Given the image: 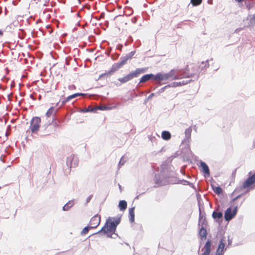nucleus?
I'll return each instance as SVG.
<instances>
[{
	"mask_svg": "<svg viewBox=\"0 0 255 255\" xmlns=\"http://www.w3.org/2000/svg\"><path fill=\"white\" fill-rule=\"evenodd\" d=\"M208 60L205 62H202L199 65H195L192 68V72H189V69L186 67L184 70L175 69L176 73L172 79H180L182 78L195 77V79H198L199 75L204 72L209 67Z\"/></svg>",
	"mask_w": 255,
	"mask_h": 255,
	"instance_id": "obj_1",
	"label": "nucleus"
},
{
	"mask_svg": "<svg viewBox=\"0 0 255 255\" xmlns=\"http://www.w3.org/2000/svg\"><path fill=\"white\" fill-rule=\"evenodd\" d=\"M175 73L176 70L175 69H172L168 73L165 74L158 73L156 75L153 74H145L140 78L139 83H144L149 80H153L159 82L166 80L169 78L173 80L172 78L174 77Z\"/></svg>",
	"mask_w": 255,
	"mask_h": 255,
	"instance_id": "obj_2",
	"label": "nucleus"
},
{
	"mask_svg": "<svg viewBox=\"0 0 255 255\" xmlns=\"http://www.w3.org/2000/svg\"><path fill=\"white\" fill-rule=\"evenodd\" d=\"M116 228L117 226L114 222L110 221L109 219L107 221L104 226L97 234H107L108 237L112 238V234L115 233Z\"/></svg>",
	"mask_w": 255,
	"mask_h": 255,
	"instance_id": "obj_3",
	"label": "nucleus"
},
{
	"mask_svg": "<svg viewBox=\"0 0 255 255\" xmlns=\"http://www.w3.org/2000/svg\"><path fill=\"white\" fill-rule=\"evenodd\" d=\"M145 72L144 68H137L134 71L130 72L128 75L125 76L122 78H119L118 80L121 83H125L128 81L132 80L134 78H136L139 76L140 74L143 73Z\"/></svg>",
	"mask_w": 255,
	"mask_h": 255,
	"instance_id": "obj_4",
	"label": "nucleus"
},
{
	"mask_svg": "<svg viewBox=\"0 0 255 255\" xmlns=\"http://www.w3.org/2000/svg\"><path fill=\"white\" fill-rule=\"evenodd\" d=\"M198 225L199 227L200 226H201L199 232V236L202 241L205 240L206 239L207 235V232L205 229L206 221L205 218H203V216L201 215V213L199 215Z\"/></svg>",
	"mask_w": 255,
	"mask_h": 255,
	"instance_id": "obj_5",
	"label": "nucleus"
},
{
	"mask_svg": "<svg viewBox=\"0 0 255 255\" xmlns=\"http://www.w3.org/2000/svg\"><path fill=\"white\" fill-rule=\"evenodd\" d=\"M123 65L119 62L116 63H114L110 70L106 71L105 73L101 74L99 76V79H101L102 77L105 76H110L116 71H118L119 69L123 67Z\"/></svg>",
	"mask_w": 255,
	"mask_h": 255,
	"instance_id": "obj_6",
	"label": "nucleus"
},
{
	"mask_svg": "<svg viewBox=\"0 0 255 255\" xmlns=\"http://www.w3.org/2000/svg\"><path fill=\"white\" fill-rule=\"evenodd\" d=\"M238 205H236L233 209L232 210L231 207L227 208L225 211L224 218L226 221H229L231 220L237 214L238 211Z\"/></svg>",
	"mask_w": 255,
	"mask_h": 255,
	"instance_id": "obj_7",
	"label": "nucleus"
},
{
	"mask_svg": "<svg viewBox=\"0 0 255 255\" xmlns=\"http://www.w3.org/2000/svg\"><path fill=\"white\" fill-rule=\"evenodd\" d=\"M79 160L74 154H71L67 157L66 165L69 168L77 166Z\"/></svg>",
	"mask_w": 255,
	"mask_h": 255,
	"instance_id": "obj_8",
	"label": "nucleus"
},
{
	"mask_svg": "<svg viewBox=\"0 0 255 255\" xmlns=\"http://www.w3.org/2000/svg\"><path fill=\"white\" fill-rule=\"evenodd\" d=\"M40 122V118L37 117L33 118L31 120L30 128L32 133H35L39 130Z\"/></svg>",
	"mask_w": 255,
	"mask_h": 255,
	"instance_id": "obj_9",
	"label": "nucleus"
},
{
	"mask_svg": "<svg viewBox=\"0 0 255 255\" xmlns=\"http://www.w3.org/2000/svg\"><path fill=\"white\" fill-rule=\"evenodd\" d=\"M101 221V217L100 215L96 214L94 217H93L90 221V227L93 229L97 228L100 223Z\"/></svg>",
	"mask_w": 255,
	"mask_h": 255,
	"instance_id": "obj_10",
	"label": "nucleus"
},
{
	"mask_svg": "<svg viewBox=\"0 0 255 255\" xmlns=\"http://www.w3.org/2000/svg\"><path fill=\"white\" fill-rule=\"evenodd\" d=\"M200 167L202 169V171L204 173L205 177H209L210 175V170L208 165L204 162L200 161Z\"/></svg>",
	"mask_w": 255,
	"mask_h": 255,
	"instance_id": "obj_11",
	"label": "nucleus"
},
{
	"mask_svg": "<svg viewBox=\"0 0 255 255\" xmlns=\"http://www.w3.org/2000/svg\"><path fill=\"white\" fill-rule=\"evenodd\" d=\"M163 177L162 172L161 174H156L155 175L154 181L155 183L157 186H161L165 184V182L161 179Z\"/></svg>",
	"mask_w": 255,
	"mask_h": 255,
	"instance_id": "obj_12",
	"label": "nucleus"
},
{
	"mask_svg": "<svg viewBox=\"0 0 255 255\" xmlns=\"http://www.w3.org/2000/svg\"><path fill=\"white\" fill-rule=\"evenodd\" d=\"M211 245L212 243L210 240H208L206 242L204 248L202 249V250H205L202 255H210L211 251Z\"/></svg>",
	"mask_w": 255,
	"mask_h": 255,
	"instance_id": "obj_13",
	"label": "nucleus"
},
{
	"mask_svg": "<svg viewBox=\"0 0 255 255\" xmlns=\"http://www.w3.org/2000/svg\"><path fill=\"white\" fill-rule=\"evenodd\" d=\"M192 132V128L189 127L186 128L185 130V138L184 141L189 142L191 140V135Z\"/></svg>",
	"mask_w": 255,
	"mask_h": 255,
	"instance_id": "obj_14",
	"label": "nucleus"
},
{
	"mask_svg": "<svg viewBox=\"0 0 255 255\" xmlns=\"http://www.w3.org/2000/svg\"><path fill=\"white\" fill-rule=\"evenodd\" d=\"M83 95H85V94H83V93H75L73 95H71L70 96H69L65 100H64L63 101H62V104L64 105L67 102H69L70 100H71L79 96H83Z\"/></svg>",
	"mask_w": 255,
	"mask_h": 255,
	"instance_id": "obj_15",
	"label": "nucleus"
},
{
	"mask_svg": "<svg viewBox=\"0 0 255 255\" xmlns=\"http://www.w3.org/2000/svg\"><path fill=\"white\" fill-rule=\"evenodd\" d=\"M190 81V80H184L182 82H174L171 83L170 84H169L168 85L169 86V87H176L182 85H185L188 84Z\"/></svg>",
	"mask_w": 255,
	"mask_h": 255,
	"instance_id": "obj_16",
	"label": "nucleus"
},
{
	"mask_svg": "<svg viewBox=\"0 0 255 255\" xmlns=\"http://www.w3.org/2000/svg\"><path fill=\"white\" fill-rule=\"evenodd\" d=\"M119 208L121 211H125L127 208V203L125 200H121L119 202Z\"/></svg>",
	"mask_w": 255,
	"mask_h": 255,
	"instance_id": "obj_17",
	"label": "nucleus"
},
{
	"mask_svg": "<svg viewBox=\"0 0 255 255\" xmlns=\"http://www.w3.org/2000/svg\"><path fill=\"white\" fill-rule=\"evenodd\" d=\"M134 207L131 208L129 209V220L130 223L134 221Z\"/></svg>",
	"mask_w": 255,
	"mask_h": 255,
	"instance_id": "obj_18",
	"label": "nucleus"
},
{
	"mask_svg": "<svg viewBox=\"0 0 255 255\" xmlns=\"http://www.w3.org/2000/svg\"><path fill=\"white\" fill-rule=\"evenodd\" d=\"M161 137L164 140H169L171 138V134L168 131H163L161 133Z\"/></svg>",
	"mask_w": 255,
	"mask_h": 255,
	"instance_id": "obj_19",
	"label": "nucleus"
},
{
	"mask_svg": "<svg viewBox=\"0 0 255 255\" xmlns=\"http://www.w3.org/2000/svg\"><path fill=\"white\" fill-rule=\"evenodd\" d=\"M211 186L213 191L217 195H220L223 192L222 188L220 186H215L211 184Z\"/></svg>",
	"mask_w": 255,
	"mask_h": 255,
	"instance_id": "obj_20",
	"label": "nucleus"
},
{
	"mask_svg": "<svg viewBox=\"0 0 255 255\" xmlns=\"http://www.w3.org/2000/svg\"><path fill=\"white\" fill-rule=\"evenodd\" d=\"M223 217V213L221 212H216L214 211L212 213V217L214 219H220Z\"/></svg>",
	"mask_w": 255,
	"mask_h": 255,
	"instance_id": "obj_21",
	"label": "nucleus"
},
{
	"mask_svg": "<svg viewBox=\"0 0 255 255\" xmlns=\"http://www.w3.org/2000/svg\"><path fill=\"white\" fill-rule=\"evenodd\" d=\"M126 160L125 159V157L123 156L121 158L119 164H118V169H120L126 162Z\"/></svg>",
	"mask_w": 255,
	"mask_h": 255,
	"instance_id": "obj_22",
	"label": "nucleus"
},
{
	"mask_svg": "<svg viewBox=\"0 0 255 255\" xmlns=\"http://www.w3.org/2000/svg\"><path fill=\"white\" fill-rule=\"evenodd\" d=\"M92 229L90 226H88L86 227H85L83 230L82 231H81V234L82 235H86L88 232V231H89L90 229Z\"/></svg>",
	"mask_w": 255,
	"mask_h": 255,
	"instance_id": "obj_23",
	"label": "nucleus"
},
{
	"mask_svg": "<svg viewBox=\"0 0 255 255\" xmlns=\"http://www.w3.org/2000/svg\"><path fill=\"white\" fill-rule=\"evenodd\" d=\"M225 245L224 243V239H221L220 241V244L219 245L218 249L224 251Z\"/></svg>",
	"mask_w": 255,
	"mask_h": 255,
	"instance_id": "obj_24",
	"label": "nucleus"
},
{
	"mask_svg": "<svg viewBox=\"0 0 255 255\" xmlns=\"http://www.w3.org/2000/svg\"><path fill=\"white\" fill-rule=\"evenodd\" d=\"M202 2V0H191V3L193 6H198Z\"/></svg>",
	"mask_w": 255,
	"mask_h": 255,
	"instance_id": "obj_25",
	"label": "nucleus"
},
{
	"mask_svg": "<svg viewBox=\"0 0 255 255\" xmlns=\"http://www.w3.org/2000/svg\"><path fill=\"white\" fill-rule=\"evenodd\" d=\"M121 61H120V62L123 65H124L125 64L127 63L128 60V57L125 55L124 56H122L121 59H120Z\"/></svg>",
	"mask_w": 255,
	"mask_h": 255,
	"instance_id": "obj_26",
	"label": "nucleus"
},
{
	"mask_svg": "<svg viewBox=\"0 0 255 255\" xmlns=\"http://www.w3.org/2000/svg\"><path fill=\"white\" fill-rule=\"evenodd\" d=\"M54 109L53 107H51L49 109V110L47 111L46 113V116L47 117H50L53 113Z\"/></svg>",
	"mask_w": 255,
	"mask_h": 255,
	"instance_id": "obj_27",
	"label": "nucleus"
},
{
	"mask_svg": "<svg viewBox=\"0 0 255 255\" xmlns=\"http://www.w3.org/2000/svg\"><path fill=\"white\" fill-rule=\"evenodd\" d=\"M167 88H169V86L168 85H166L165 86H164V87H162L161 88V89H160L156 93V95H159V94H160L161 93H162V92H163L165 90V89Z\"/></svg>",
	"mask_w": 255,
	"mask_h": 255,
	"instance_id": "obj_28",
	"label": "nucleus"
},
{
	"mask_svg": "<svg viewBox=\"0 0 255 255\" xmlns=\"http://www.w3.org/2000/svg\"><path fill=\"white\" fill-rule=\"evenodd\" d=\"M114 221H112L115 224L116 226H117L120 223L121 221V217H118L116 218H113Z\"/></svg>",
	"mask_w": 255,
	"mask_h": 255,
	"instance_id": "obj_29",
	"label": "nucleus"
},
{
	"mask_svg": "<svg viewBox=\"0 0 255 255\" xmlns=\"http://www.w3.org/2000/svg\"><path fill=\"white\" fill-rule=\"evenodd\" d=\"M135 53V50L132 51L130 52H129V53H128V54H127L126 56L128 57V59H129L132 57V56L134 55Z\"/></svg>",
	"mask_w": 255,
	"mask_h": 255,
	"instance_id": "obj_30",
	"label": "nucleus"
},
{
	"mask_svg": "<svg viewBox=\"0 0 255 255\" xmlns=\"http://www.w3.org/2000/svg\"><path fill=\"white\" fill-rule=\"evenodd\" d=\"M67 205L71 208L74 205V200H72L69 201L68 203H66Z\"/></svg>",
	"mask_w": 255,
	"mask_h": 255,
	"instance_id": "obj_31",
	"label": "nucleus"
},
{
	"mask_svg": "<svg viewBox=\"0 0 255 255\" xmlns=\"http://www.w3.org/2000/svg\"><path fill=\"white\" fill-rule=\"evenodd\" d=\"M95 111V109L94 108L88 107L87 108H86L84 111L85 112H94Z\"/></svg>",
	"mask_w": 255,
	"mask_h": 255,
	"instance_id": "obj_32",
	"label": "nucleus"
},
{
	"mask_svg": "<svg viewBox=\"0 0 255 255\" xmlns=\"http://www.w3.org/2000/svg\"><path fill=\"white\" fill-rule=\"evenodd\" d=\"M180 182L181 184L184 185H189L190 183L189 181L185 180H182L180 181Z\"/></svg>",
	"mask_w": 255,
	"mask_h": 255,
	"instance_id": "obj_33",
	"label": "nucleus"
},
{
	"mask_svg": "<svg viewBox=\"0 0 255 255\" xmlns=\"http://www.w3.org/2000/svg\"><path fill=\"white\" fill-rule=\"evenodd\" d=\"M242 196V195L240 194L238 196H237L236 197L234 198L231 201V204H232L233 203H234L236 200H237L239 198H240Z\"/></svg>",
	"mask_w": 255,
	"mask_h": 255,
	"instance_id": "obj_34",
	"label": "nucleus"
},
{
	"mask_svg": "<svg viewBox=\"0 0 255 255\" xmlns=\"http://www.w3.org/2000/svg\"><path fill=\"white\" fill-rule=\"evenodd\" d=\"M223 251L217 249L216 252V255H223Z\"/></svg>",
	"mask_w": 255,
	"mask_h": 255,
	"instance_id": "obj_35",
	"label": "nucleus"
},
{
	"mask_svg": "<svg viewBox=\"0 0 255 255\" xmlns=\"http://www.w3.org/2000/svg\"><path fill=\"white\" fill-rule=\"evenodd\" d=\"M70 209V207L66 204L62 208V210L65 211H68Z\"/></svg>",
	"mask_w": 255,
	"mask_h": 255,
	"instance_id": "obj_36",
	"label": "nucleus"
},
{
	"mask_svg": "<svg viewBox=\"0 0 255 255\" xmlns=\"http://www.w3.org/2000/svg\"><path fill=\"white\" fill-rule=\"evenodd\" d=\"M99 109H100L101 110H106L109 109V108L107 106H103L100 107L99 108Z\"/></svg>",
	"mask_w": 255,
	"mask_h": 255,
	"instance_id": "obj_37",
	"label": "nucleus"
},
{
	"mask_svg": "<svg viewBox=\"0 0 255 255\" xmlns=\"http://www.w3.org/2000/svg\"><path fill=\"white\" fill-rule=\"evenodd\" d=\"M119 56V54H115V55H112L111 57L113 59L116 60L117 58H118Z\"/></svg>",
	"mask_w": 255,
	"mask_h": 255,
	"instance_id": "obj_38",
	"label": "nucleus"
},
{
	"mask_svg": "<svg viewBox=\"0 0 255 255\" xmlns=\"http://www.w3.org/2000/svg\"><path fill=\"white\" fill-rule=\"evenodd\" d=\"M93 197V195H90V196H89L87 199H86V203H89L90 200H91L92 198Z\"/></svg>",
	"mask_w": 255,
	"mask_h": 255,
	"instance_id": "obj_39",
	"label": "nucleus"
},
{
	"mask_svg": "<svg viewBox=\"0 0 255 255\" xmlns=\"http://www.w3.org/2000/svg\"><path fill=\"white\" fill-rule=\"evenodd\" d=\"M156 95V93H151L150 95H149L147 98L148 100L151 99L153 96Z\"/></svg>",
	"mask_w": 255,
	"mask_h": 255,
	"instance_id": "obj_40",
	"label": "nucleus"
},
{
	"mask_svg": "<svg viewBox=\"0 0 255 255\" xmlns=\"http://www.w3.org/2000/svg\"><path fill=\"white\" fill-rule=\"evenodd\" d=\"M68 88L69 90H73L75 89L76 88V87L74 85H71L69 86Z\"/></svg>",
	"mask_w": 255,
	"mask_h": 255,
	"instance_id": "obj_41",
	"label": "nucleus"
},
{
	"mask_svg": "<svg viewBox=\"0 0 255 255\" xmlns=\"http://www.w3.org/2000/svg\"><path fill=\"white\" fill-rule=\"evenodd\" d=\"M251 22L255 24V14L253 15L252 19H251Z\"/></svg>",
	"mask_w": 255,
	"mask_h": 255,
	"instance_id": "obj_42",
	"label": "nucleus"
},
{
	"mask_svg": "<svg viewBox=\"0 0 255 255\" xmlns=\"http://www.w3.org/2000/svg\"><path fill=\"white\" fill-rule=\"evenodd\" d=\"M122 48H123V45L122 44H119L117 46V48L121 51L122 50Z\"/></svg>",
	"mask_w": 255,
	"mask_h": 255,
	"instance_id": "obj_43",
	"label": "nucleus"
},
{
	"mask_svg": "<svg viewBox=\"0 0 255 255\" xmlns=\"http://www.w3.org/2000/svg\"><path fill=\"white\" fill-rule=\"evenodd\" d=\"M3 31L0 29V38L3 36Z\"/></svg>",
	"mask_w": 255,
	"mask_h": 255,
	"instance_id": "obj_44",
	"label": "nucleus"
},
{
	"mask_svg": "<svg viewBox=\"0 0 255 255\" xmlns=\"http://www.w3.org/2000/svg\"><path fill=\"white\" fill-rule=\"evenodd\" d=\"M235 0L238 2H241L243 1L244 0Z\"/></svg>",
	"mask_w": 255,
	"mask_h": 255,
	"instance_id": "obj_45",
	"label": "nucleus"
},
{
	"mask_svg": "<svg viewBox=\"0 0 255 255\" xmlns=\"http://www.w3.org/2000/svg\"><path fill=\"white\" fill-rule=\"evenodd\" d=\"M212 1V0H208V2L209 3H211Z\"/></svg>",
	"mask_w": 255,
	"mask_h": 255,
	"instance_id": "obj_46",
	"label": "nucleus"
},
{
	"mask_svg": "<svg viewBox=\"0 0 255 255\" xmlns=\"http://www.w3.org/2000/svg\"><path fill=\"white\" fill-rule=\"evenodd\" d=\"M228 242H229V244H230L232 242L230 240H228Z\"/></svg>",
	"mask_w": 255,
	"mask_h": 255,
	"instance_id": "obj_47",
	"label": "nucleus"
},
{
	"mask_svg": "<svg viewBox=\"0 0 255 255\" xmlns=\"http://www.w3.org/2000/svg\"><path fill=\"white\" fill-rule=\"evenodd\" d=\"M132 22H133V23L135 22V19H132Z\"/></svg>",
	"mask_w": 255,
	"mask_h": 255,
	"instance_id": "obj_48",
	"label": "nucleus"
},
{
	"mask_svg": "<svg viewBox=\"0 0 255 255\" xmlns=\"http://www.w3.org/2000/svg\"><path fill=\"white\" fill-rule=\"evenodd\" d=\"M139 195H139L138 196H137L135 198V199H138V197H139Z\"/></svg>",
	"mask_w": 255,
	"mask_h": 255,
	"instance_id": "obj_49",
	"label": "nucleus"
},
{
	"mask_svg": "<svg viewBox=\"0 0 255 255\" xmlns=\"http://www.w3.org/2000/svg\"><path fill=\"white\" fill-rule=\"evenodd\" d=\"M119 188L121 189V186L120 184H119Z\"/></svg>",
	"mask_w": 255,
	"mask_h": 255,
	"instance_id": "obj_50",
	"label": "nucleus"
}]
</instances>
